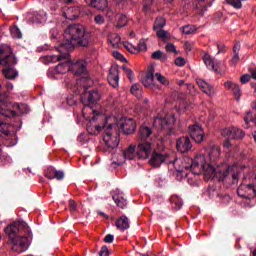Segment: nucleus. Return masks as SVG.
<instances>
[{
	"instance_id": "obj_2",
	"label": "nucleus",
	"mask_w": 256,
	"mask_h": 256,
	"mask_svg": "<svg viewBox=\"0 0 256 256\" xmlns=\"http://www.w3.org/2000/svg\"><path fill=\"white\" fill-rule=\"evenodd\" d=\"M64 43H62L58 51H66L69 53L74 47H88L91 43V35L87 33L85 27L79 24H72L64 31Z\"/></svg>"
},
{
	"instance_id": "obj_55",
	"label": "nucleus",
	"mask_w": 256,
	"mask_h": 256,
	"mask_svg": "<svg viewBox=\"0 0 256 256\" xmlns=\"http://www.w3.org/2000/svg\"><path fill=\"white\" fill-rule=\"evenodd\" d=\"M241 83L245 84V83H249V81H251V76L249 74H244L241 78H240Z\"/></svg>"
},
{
	"instance_id": "obj_10",
	"label": "nucleus",
	"mask_w": 256,
	"mask_h": 256,
	"mask_svg": "<svg viewBox=\"0 0 256 256\" xmlns=\"http://www.w3.org/2000/svg\"><path fill=\"white\" fill-rule=\"evenodd\" d=\"M107 123V117L97 114L93 116L87 124V131L90 135H98L105 129Z\"/></svg>"
},
{
	"instance_id": "obj_1",
	"label": "nucleus",
	"mask_w": 256,
	"mask_h": 256,
	"mask_svg": "<svg viewBox=\"0 0 256 256\" xmlns=\"http://www.w3.org/2000/svg\"><path fill=\"white\" fill-rule=\"evenodd\" d=\"M181 173L185 171H190L193 175H200L204 173L205 179H218L225 183H231L232 185H237L239 183V170L237 166H230L227 163H222L216 168L213 165L208 164L205 155L196 156L191 165H184L180 170Z\"/></svg>"
},
{
	"instance_id": "obj_64",
	"label": "nucleus",
	"mask_w": 256,
	"mask_h": 256,
	"mask_svg": "<svg viewBox=\"0 0 256 256\" xmlns=\"http://www.w3.org/2000/svg\"><path fill=\"white\" fill-rule=\"evenodd\" d=\"M251 77L252 79H256V70L251 72Z\"/></svg>"
},
{
	"instance_id": "obj_40",
	"label": "nucleus",
	"mask_w": 256,
	"mask_h": 256,
	"mask_svg": "<svg viewBox=\"0 0 256 256\" xmlns=\"http://www.w3.org/2000/svg\"><path fill=\"white\" fill-rule=\"evenodd\" d=\"M0 133H3V135L8 137V135L11 134V131H9V124L0 121Z\"/></svg>"
},
{
	"instance_id": "obj_44",
	"label": "nucleus",
	"mask_w": 256,
	"mask_h": 256,
	"mask_svg": "<svg viewBox=\"0 0 256 256\" xmlns=\"http://www.w3.org/2000/svg\"><path fill=\"white\" fill-rule=\"evenodd\" d=\"M65 173L61 170H55L54 172V179H57V181H62L64 179Z\"/></svg>"
},
{
	"instance_id": "obj_12",
	"label": "nucleus",
	"mask_w": 256,
	"mask_h": 256,
	"mask_svg": "<svg viewBox=\"0 0 256 256\" xmlns=\"http://www.w3.org/2000/svg\"><path fill=\"white\" fill-rule=\"evenodd\" d=\"M115 127H117V125L110 124L106 128L105 135L103 136V141L107 147L105 151H108L109 153H111L113 149H117V147H119V137L117 136V133L115 136H113V134H111V132L109 131L110 129H115Z\"/></svg>"
},
{
	"instance_id": "obj_56",
	"label": "nucleus",
	"mask_w": 256,
	"mask_h": 256,
	"mask_svg": "<svg viewBox=\"0 0 256 256\" xmlns=\"http://www.w3.org/2000/svg\"><path fill=\"white\" fill-rule=\"evenodd\" d=\"M218 53H225V44H217Z\"/></svg>"
},
{
	"instance_id": "obj_28",
	"label": "nucleus",
	"mask_w": 256,
	"mask_h": 256,
	"mask_svg": "<svg viewBox=\"0 0 256 256\" xmlns=\"http://www.w3.org/2000/svg\"><path fill=\"white\" fill-rule=\"evenodd\" d=\"M112 199L116 203L117 207H120V209H125V207H127V200H125V198H123V196L120 194H114Z\"/></svg>"
},
{
	"instance_id": "obj_18",
	"label": "nucleus",
	"mask_w": 256,
	"mask_h": 256,
	"mask_svg": "<svg viewBox=\"0 0 256 256\" xmlns=\"http://www.w3.org/2000/svg\"><path fill=\"white\" fill-rule=\"evenodd\" d=\"M120 128L125 133V135H133V133H135V129H137V125L133 119L123 118L120 121Z\"/></svg>"
},
{
	"instance_id": "obj_14",
	"label": "nucleus",
	"mask_w": 256,
	"mask_h": 256,
	"mask_svg": "<svg viewBox=\"0 0 256 256\" xmlns=\"http://www.w3.org/2000/svg\"><path fill=\"white\" fill-rule=\"evenodd\" d=\"M163 163H174L168 153L153 151L149 159V165L152 167H161Z\"/></svg>"
},
{
	"instance_id": "obj_19",
	"label": "nucleus",
	"mask_w": 256,
	"mask_h": 256,
	"mask_svg": "<svg viewBox=\"0 0 256 256\" xmlns=\"http://www.w3.org/2000/svg\"><path fill=\"white\" fill-rule=\"evenodd\" d=\"M196 83L198 87L201 89V91L203 93H206V95H208L209 97H213V95H215V88H213V86L205 80L197 78Z\"/></svg>"
},
{
	"instance_id": "obj_38",
	"label": "nucleus",
	"mask_w": 256,
	"mask_h": 256,
	"mask_svg": "<svg viewBox=\"0 0 256 256\" xmlns=\"http://www.w3.org/2000/svg\"><path fill=\"white\" fill-rule=\"evenodd\" d=\"M130 93H132V95H135L136 97H141V85L133 84L130 89Z\"/></svg>"
},
{
	"instance_id": "obj_4",
	"label": "nucleus",
	"mask_w": 256,
	"mask_h": 256,
	"mask_svg": "<svg viewBox=\"0 0 256 256\" xmlns=\"http://www.w3.org/2000/svg\"><path fill=\"white\" fill-rule=\"evenodd\" d=\"M151 128L142 126L138 133V144L136 146V159L145 160L153 153V144L151 142Z\"/></svg>"
},
{
	"instance_id": "obj_22",
	"label": "nucleus",
	"mask_w": 256,
	"mask_h": 256,
	"mask_svg": "<svg viewBox=\"0 0 256 256\" xmlns=\"http://www.w3.org/2000/svg\"><path fill=\"white\" fill-rule=\"evenodd\" d=\"M64 15L66 19H69L70 21H74V19H77L79 15H81V10L77 6L70 7L64 11Z\"/></svg>"
},
{
	"instance_id": "obj_11",
	"label": "nucleus",
	"mask_w": 256,
	"mask_h": 256,
	"mask_svg": "<svg viewBox=\"0 0 256 256\" xmlns=\"http://www.w3.org/2000/svg\"><path fill=\"white\" fill-rule=\"evenodd\" d=\"M175 124V117L172 115H166L165 117L156 116L154 118L153 125L156 129L166 131L167 135H172L173 125Z\"/></svg>"
},
{
	"instance_id": "obj_59",
	"label": "nucleus",
	"mask_w": 256,
	"mask_h": 256,
	"mask_svg": "<svg viewBox=\"0 0 256 256\" xmlns=\"http://www.w3.org/2000/svg\"><path fill=\"white\" fill-rule=\"evenodd\" d=\"M6 87H7L8 91L13 90V84L11 82L6 83Z\"/></svg>"
},
{
	"instance_id": "obj_36",
	"label": "nucleus",
	"mask_w": 256,
	"mask_h": 256,
	"mask_svg": "<svg viewBox=\"0 0 256 256\" xmlns=\"http://www.w3.org/2000/svg\"><path fill=\"white\" fill-rule=\"evenodd\" d=\"M128 21L129 20L127 19V16L121 14L118 17V22L116 27H118V29H121V27H125V25H127Z\"/></svg>"
},
{
	"instance_id": "obj_58",
	"label": "nucleus",
	"mask_w": 256,
	"mask_h": 256,
	"mask_svg": "<svg viewBox=\"0 0 256 256\" xmlns=\"http://www.w3.org/2000/svg\"><path fill=\"white\" fill-rule=\"evenodd\" d=\"M126 75L130 81H133V70H128V72H126Z\"/></svg>"
},
{
	"instance_id": "obj_46",
	"label": "nucleus",
	"mask_w": 256,
	"mask_h": 256,
	"mask_svg": "<svg viewBox=\"0 0 256 256\" xmlns=\"http://www.w3.org/2000/svg\"><path fill=\"white\" fill-rule=\"evenodd\" d=\"M94 22L96 25H103V23H105V18L101 14H98L94 17Z\"/></svg>"
},
{
	"instance_id": "obj_29",
	"label": "nucleus",
	"mask_w": 256,
	"mask_h": 256,
	"mask_svg": "<svg viewBox=\"0 0 256 256\" xmlns=\"http://www.w3.org/2000/svg\"><path fill=\"white\" fill-rule=\"evenodd\" d=\"M239 51H241V44L236 43L233 47V57L231 59V65L235 66L237 63H239Z\"/></svg>"
},
{
	"instance_id": "obj_37",
	"label": "nucleus",
	"mask_w": 256,
	"mask_h": 256,
	"mask_svg": "<svg viewBox=\"0 0 256 256\" xmlns=\"http://www.w3.org/2000/svg\"><path fill=\"white\" fill-rule=\"evenodd\" d=\"M197 31V28L195 26L186 25L182 27V33L183 35H191Z\"/></svg>"
},
{
	"instance_id": "obj_24",
	"label": "nucleus",
	"mask_w": 256,
	"mask_h": 256,
	"mask_svg": "<svg viewBox=\"0 0 256 256\" xmlns=\"http://www.w3.org/2000/svg\"><path fill=\"white\" fill-rule=\"evenodd\" d=\"M87 5L90 7H94V9H98L103 11V9H107L108 2L107 0H86Z\"/></svg>"
},
{
	"instance_id": "obj_32",
	"label": "nucleus",
	"mask_w": 256,
	"mask_h": 256,
	"mask_svg": "<svg viewBox=\"0 0 256 256\" xmlns=\"http://www.w3.org/2000/svg\"><path fill=\"white\" fill-rule=\"evenodd\" d=\"M170 203L175 207L176 209H181L183 207V200L179 198V196H171Z\"/></svg>"
},
{
	"instance_id": "obj_50",
	"label": "nucleus",
	"mask_w": 256,
	"mask_h": 256,
	"mask_svg": "<svg viewBox=\"0 0 256 256\" xmlns=\"http://www.w3.org/2000/svg\"><path fill=\"white\" fill-rule=\"evenodd\" d=\"M151 5H153V0H144V11H149L151 9Z\"/></svg>"
},
{
	"instance_id": "obj_35",
	"label": "nucleus",
	"mask_w": 256,
	"mask_h": 256,
	"mask_svg": "<svg viewBox=\"0 0 256 256\" xmlns=\"http://www.w3.org/2000/svg\"><path fill=\"white\" fill-rule=\"evenodd\" d=\"M154 79H156V81H158V83H161V85H164L165 87H167L169 85V79H167L161 73H156L154 75Z\"/></svg>"
},
{
	"instance_id": "obj_30",
	"label": "nucleus",
	"mask_w": 256,
	"mask_h": 256,
	"mask_svg": "<svg viewBox=\"0 0 256 256\" xmlns=\"http://www.w3.org/2000/svg\"><path fill=\"white\" fill-rule=\"evenodd\" d=\"M203 61L206 65V67H208V69H211L212 71L217 72V69L215 68V61L209 54L204 55Z\"/></svg>"
},
{
	"instance_id": "obj_51",
	"label": "nucleus",
	"mask_w": 256,
	"mask_h": 256,
	"mask_svg": "<svg viewBox=\"0 0 256 256\" xmlns=\"http://www.w3.org/2000/svg\"><path fill=\"white\" fill-rule=\"evenodd\" d=\"M113 57L115 59H117L118 61H127V59L124 58L123 55L121 53H119L118 51L113 52Z\"/></svg>"
},
{
	"instance_id": "obj_62",
	"label": "nucleus",
	"mask_w": 256,
	"mask_h": 256,
	"mask_svg": "<svg viewBox=\"0 0 256 256\" xmlns=\"http://www.w3.org/2000/svg\"><path fill=\"white\" fill-rule=\"evenodd\" d=\"M98 215H100L101 217H106V219H109V216H107V214H105L103 212L98 211Z\"/></svg>"
},
{
	"instance_id": "obj_20",
	"label": "nucleus",
	"mask_w": 256,
	"mask_h": 256,
	"mask_svg": "<svg viewBox=\"0 0 256 256\" xmlns=\"http://www.w3.org/2000/svg\"><path fill=\"white\" fill-rule=\"evenodd\" d=\"M108 82L112 87H119V68L117 66L110 68Z\"/></svg>"
},
{
	"instance_id": "obj_26",
	"label": "nucleus",
	"mask_w": 256,
	"mask_h": 256,
	"mask_svg": "<svg viewBox=\"0 0 256 256\" xmlns=\"http://www.w3.org/2000/svg\"><path fill=\"white\" fill-rule=\"evenodd\" d=\"M123 155L125 159H137V150L136 146L131 144L124 152Z\"/></svg>"
},
{
	"instance_id": "obj_21",
	"label": "nucleus",
	"mask_w": 256,
	"mask_h": 256,
	"mask_svg": "<svg viewBox=\"0 0 256 256\" xmlns=\"http://www.w3.org/2000/svg\"><path fill=\"white\" fill-rule=\"evenodd\" d=\"M224 87L227 91H231L233 93L236 101L241 99V88L235 82L226 81L224 83Z\"/></svg>"
},
{
	"instance_id": "obj_34",
	"label": "nucleus",
	"mask_w": 256,
	"mask_h": 256,
	"mask_svg": "<svg viewBox=\"0 0 256 256\" xmlns=\"http://www.w3.org/2000/svg\"><path fill=\"white\" fill-rule=\"evenodd\" d=\"M152 59H155L157 61H167V55H165L163 51L157 50L152 53Z\"/></svg>"
},
{
	"instance_id": "obj_63",
	"label": "nucleus",
	"mask_w": 256,
	"mask_h": 256,
	"mask_svg": "<svg viewBox=\"0 0 256 256\" xmlns=\"http://www.w3.org/2000/svg\"><path fill=\"white\" fill-rule=\"evenodd\" d=\"M177 84L181 87V86L185 85V80H179L177 82Z\"/></svg>"
},
{
	"instance_id": "obj_47",
	"label": "nucleus",
	"mask_w": 256,
	"mask_h": 256,
	"mask_svg": "<svg viewBox=\"0 0 256 256\" xmlns=\"http://www.w3.org/2000/svg\"><path fill=\"white\" fill-rule=\"evenodd\" d=\"M70 213H75L77 211V202L75 200H69Z\"/></svg>"
},
{
	"instance_id": "obj_52",
	"label": "nucleus",
	"mask_w": 256,
	"mask_h": 256,
	"mask_svg": "<svg viewBox=\"0 0 256 256\" xmlns=\"http://www.w3.org/2000/svg\"><path fill=\"white\" fill-rule=\"evenodd\" d=\"M166 51H168L169 53H177V49L175 48V45L171 43H168L166 45Z\"/></svg>"
},
{
	"instance_id": "obj_54",
	"label": "nucleus",
	"mask_w": 256,
	"mask_h": 256,
	"mask_svg": "<svg viewBox=\"0 0 256 256\" xmlns=\"http://www.w3.org/2000/svg\"><path fill=\"white\" fill-rule=\"evenodd\" d=\"M115 236L113 234H107L104 238V243H113Z\"/></svg>"
},
{
	"instance_id": "obj_43",
	"label": "nucleus",
	"mask_w": 256,
	"mask_h": 256,
	"mask_svg": "<svg viewBox=\"0 0 256 256\" xmlns=\"http://www.w3.org/2000/svg\"><path fill=\"white\" fill-rule=\"evenodd\" d=\"M156 31V35L159 39H167V31L163 30V28H158Z\"/></svg>"
},
{
	"instance_id": "obj_39",
	"label": "nucleus",
	"mask_w": 256,
	"mask_h": 256,
	"mask_svg": "<svg viewBox=\"0 0 256 256\" xmlns=\"http://www.w3.org/2000/svg\"><path fill=\"white\" fill-rule=\"evenodd\" d=\"M55 168H53L52 166L48 167L45 172H44V175L47 179H55Z\"/></svg>"
},
{
	"instance_id": "obj_7",
	"label": "nucleus",
	"mask_w": 256,
	"mask_h": 256,
	"mask_svg": "<svg viewBox=\"0 0 256 256\" xmlns=\"http://www.w3.org/2000/svg\"><path fill=\"white\" fill-rule=\"evenodd\" d=\"M9 96L7 93H0V115L3 117H15L17 113H23L22 109H25V105L13 102H8Z\"/></svg>"
},
{
	"instance_id": "obj_3",
	"label": "nucleus",
	"mask_w": 256,
	"mask_h": 256,
	"mask_svg": "<svg viewBox=\"0 0 256 256\" xmlns=\"http://www.w3.org/2000/svg\"><path fill=\"white\" fill-rule=\"evenodd\" d=\"M23 229H29V226L24 221H16L4 229L10 243H12V251H16V253H23L29 249V237L17 235Z\"/></svg>"
},
{
	"instance_id": "obj_27",
	"label": "nucleus",
	"mask_w": 256,
	"mask_h": 256,
	"mask_svg": "<svg viewBox=\"0 0 256 256\" xmlns=\"http://www.w3.org/2000/svg\"><path fill=\"white\" fill-rule=\"evenodd\" d=\"M208 156L211 161L215 162L221 157V149L218 146H214L208 152Z\"/></svg>"
},
{
	"instance_id": "obj_17",
	"label": "nucleus",
	"mask_w": 256,
	"mask_h": 256,
	"mask_svg": "<svg viewBox=\"0 0 256 256\" xmlns=\"http://www.w3.org/2000/svg\"><path fill=\"white\" fill-rule=\"evenodd\" d=\"M176 149L179 153H189L193 149V144L189 136H183L177 139Z\"/></svg>"
},
{
	"instance_id": "obj_23",
	"label": "nucleus",
	"mask_w": 256,
	"mask_h": 256,
	"mask_svg": "<svg viewBox=\"0 0 256 256\" xmlns=\"http://www.w3.org/2000/svg\"><path fill=\"white\" fill-rule=\"evenodd\" d=\"M154 81L155 75H153V72H149L142 78V84L144 87H148L149 89H155V87H157Z\"/></svg>"
},
{
	"instance_id": "obj_42",
	"label": "nucleus",
	"mask_w": 256,
	"mask_h": 256,
	"mask_svg": "<svg viewBox=\"0 0 256 256\" xmlns=\"http://www.w3.org/2000/svg\"><path fill=\"white\" fill-rule=\"evenodd\" d=\"M11 35L15 39H21V37H22L21 30H19V28H17V26H14L11 28Z\"/></svg>"
},
{
	"instance_id": "obj_25",
	"label": "nucleus",
	"mask_w": 256,
	"mask_h": 256,
	"mask_svg": "<svg viewBox=\"0 0 256 256\" xmlns=\"http://www.w3.org/2000/svg\"><path fill=\"white\" fill-rule=\"evenodd\" d=\"M116 227L120 229V231H125L129 229V218L127 216H121L116 220Z\"/></svg>"
},
{
	"instance_id": "obj_5",
	"label": "nucleus",
	"mask_w": 256,
	"mask_h": 256,
	"mask_svg": "<svg viewBox=\"0 0 256 256\" xmlns=\"http://www.w3.org/2000/svg\"><path fill=\"white\" fill-rule=\"evenodd\" d=\"M17 64V59L15 55L11 52L10 47L0 48V65H4L2 73L6 79H17L19 72L13 68Z\"/></svg>"
},
{
	"instance_id": "obj_16",
	"label": "nucleus",
	"mask_w": 256,
	"mask_h": 256,
	"mask_svg": "<svg viewBox=\"0 0 256 256\" xmlns=\"http://www.w3.org/2000/svg\"><path fill=\"white\" fill-rule=\"evenodd\" d=\"M222 137L225 139H243L245 137V132L237 127L224 128L221 131Z\"/></svg>"
},
{
	"instance_id": "obj_31",
	"label": "nucleus",
	"mask_w": 256,
	"mask_h": 256,
	"mask_svg": "<svg viewBox=\"0 0 256 256\" xmlns=\"http://www.w3.org/2000/svg\"><path fill=\"white\" fill-rule=\"evenodd\" d=\"M108 41H109L110 45H112V47H114V49H117V47H119V45L121 43V37H119L117 34H110L108 36Z\"/></svg>"
},
{
	"instance_id": "obj_48",
	"label": "nucleus",
	"mask_w": 256,
	"mask_h": 256,
	"mask_svg": "<svg viewBox=\"0 0 256 256\" xmlns=\"http://www.w3.org/2000/svg\"><path fill=\"white\" fill-rule=\"evenodd\" d=\"M139 51H145L147 49V40L141 39L138 43Z\"/></svg>"
},
{
	"instance_id": "obj_60",
	"label": "nucleus",
	"mask_w": 256,
	"mask_h": 256,
	"mask_svg": "<svg viewBox=\"0 0 256 256\" xmlns=\"http://www.w3.org/2000/svg\"><path fill=\"white\" fill-rule=\"evenodd\" d=\"M187 89H189L190 91H193V89H195V86L193 84H186Z\"/></svg>"
},
{
	"instance_id": "obj_8",
	"label": "nucleus",
	"mask_w": 256,
	"mask_h": 256,
	"mask_svg": "<svg viewBox=\"0 0 256 256\" xmlns=\"http://www.w3.org/2000/svg\"><path fill=\"white\" fill-rule=\"evenodd\" d=\"M59 53L60 54L58 56H46L44 61H46V63H57V61H64L58 64L55 69L56 73L63 75V73H67V71H69V57H71V55L65 50L59 51Z\"/></svg>"
},
{
	"instance_id": "obj_15",
	"label": "nucleus",
	"mask_w": 256,
	"mask_h": 256,
	"mask_svg": "<svg viewBox=\"0 0 256 256\" xmlns=\"http://www.w3.org/2000/svg\"><path fill=\"white\" fill-rule=\"evenodd\" d=\"M237 194L239 197H242V199H251L253 197H256V188L253 184H242L237 189Z\"/></svg>"
},
{
	"instance_id": "obj_61",
	"label": "nucleus",
	"mask_w": 256,
	"mask_h": 256,
	"mask_svg": "<svg viewBox=\"0 0 256 256\" xmlns=\"http://www.w3.org/2000/svg\"><path fill=\"white\" fill-rule=\"evenodd\" d=\"M122 69H123V71H124L125 73H128V71L131 70V69H129V68L127 67V65H123V66H122Z\"/></svg>"
},
{
	"instance_id": "obj_57",
	"label": "nucleus",
	"mask_w": 256,
	"mask_h": 256,
	"mask_svg": "<svg viewBox=\"0 0 256 256\" xmlns=\"http://www.w3.org/2000/svg\"><path fill=\"white\" fill-rule=\"evenodd\" d=\"M184 47L186 51H191L193 49V46L191 45L190 42H185Z\"/></svg>"
},
{
	"instance_id": "obj_13",
	"label": "nucleus",
	"mask_w": 256,
	"mask_h": 256,
	"mask_svg": "<svg viewBox=\"0 0 256 256\" xmlns=\"http://www.w3.org/2000/svg\"><path fill=\"white\" fill-rule=\"evenodd\" d=\"M188 135H190L195 143H203L205 140V130H203V126L198 122L188 127Z\"/></svg>"
},
{
	"instance_id": "obj_6",
	"label": "nucleus",
	"mask_w": 256,
	"mask_h": 256,
	"mask_svg": "<svg viewBox=\"0 0 256 256\" xmlns=\"http://www.w3.org/2000/svg\"><path fill=\"white\" fill-rule=\"evenodd\" d=\"M68 71L70 73L74 74L75 77H81L77 80L76 85L78 87H81V85H84V83H89L91 79L87 75V66L85 61L83 60H71L70 57H68Z\"/></svg>"
},
{
	"instance_id": "obj_33",
	"label": "nucleus",
	"mask_w": 256,
	"mask_h": 256,
	"mask_svg": "<svg viewBox=\"0 0 256 256\" xmlns=\"http://www.w3.org/2000/svg\"><path fill=\"white\" fill-rule=\"evenodd\" d=\"M166 20L163 17H158L156 18L155 22H154V26L153 29L154 31H157V29H163L164 26L166 25Z\"/></svg>"
},
{
	"instance_id": "obj_41",
	"label": "nucleus",
	"mask_w": 256,
	"mask_h": 256,
	"mask_svg": "<svg viewBox=\"0 0 256 256\" xmlns=\"http://www.w3.org/2000/svg\"><path fill=\"white\" fill-rule=\"evenodd\" d=\"M226 3L234 7V9H241L243 7L241 0H226Z\"/></svg>"
},
{
	"instance_id": "obj_53",
	"label": "nucleus",
	"mask_w": 256,
	"mask_h": 256,
	"mask_svg": "<svg viewBox=\"0 0 256 256\" xmlns=\"http://www.w3.org/2000/svg\"><path fill=\"white\" fill-rule=\"evenodd\" d=\"M99 256H109V248H107V246H102Z\"/></svg>"
},
{
	"instance_id": "obj_9",
	"label": "nucleus",
	"mask_w": 256,
	"mask_h": 256,
	"mask_svg": "<svg viewBox=\"0 0 256 256\" xmlns=\"http://www.w3.org/2000/svg\"><path fill=\"white\" fill-rule=\"evenodd\" d=\"M84 92L81 94V103L85 105V107H91V105H97L99 101H101V94L97 90H87L88 82L82 84Z\"/></svg>"
},
{
	"instance_id": "obj_45",
	"label": "nucleus",
	"mask_w": 256,
	"mask_h": 256,
	"mask_svg": "<svg viewBox=\"0 0 256 256\" xmlns=\"http://www.w3.org/2000/svg\"><path fill=\"white\" fill-rule=\"evenodd\" d=\"M244 121H245L247 127H249V123H251V121H253V112H251V111L246 112V117H244Z\"/></svg>"
},
{
	"instance_id": "obj_49",
	"label": "nucleus",
	"mask_w": 256,
	"mask_h": 256,
	"mask_svg": "<svg viewBox=\"0 0 256 256\" xmlns=\"http://www.w3.org/2000/svg\"><path fill=\"white\" fill-rule=\"evenodd\" d=\"M174 63H175V65H177V67H183V66H185V63H186L185 58L178 57L175 59Z\"/></svg>"
}]
</instances>
